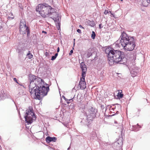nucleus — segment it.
I'll return each mask as SVG.
<instances>
[{"instance_id":"1","label":"nucleus","mask_w":150,"mask_h":150,"mask_svg":"<svg viewBox=\"0 0 150 150\" xmlns=\"http://www.w3.org/2000/svg\"><path fill=\"white\" fill-rule=\"evenodd\" d=\"M30 83L28 85L29 91L31 95H35L36 98L40 100L41 98L46 96L49 90L48 84L45 83V86L42 79L36 76L30 74L29 75Z\"/></svg>"},{"instance_id":"2","label":"nucleus","mask_w":150,"mask_h":150,"mask_svg":"<svg viewBox=\"0 0 150 150\" xmlns=\"http://www.w3.org/2000/svg\"><path fill=\"white\" fill-rule=\"evenodd\" d=\"M108 60L111 62L124 64L126 61L124 53L120 50H115L113 48H106L105 50Z\"/></svg>"},{"instance_id":"3","label":"nucleus","mask_w":150,"mask_h":150,"mask_svg":"<svg viewBox=\"0 0 150 150\" xmlns=\"http://www.w3.org/2000/svg\"><path fill=\"white\" fill-rule=\"evenodd\" d=\"M134 37L129 36L125 32H123L120 37L121 39L120 41H117L116 42V45L119 46L120 43L123 47V49L128 51L132 50L135 46V42Z\"/></svg>"},{"instance_id":"4","label":"nucleus","mask_w":150,"mask_h":150,"mask_svg":"<svg viewBox=\"0 0 150 150\" xmlns=\"http://www.w3.org/2000/svg\"><path fill=\"white\" fill-rule=\"evenodd\" d=\"M97 110L95 108L91 106L85 110H83V112L86 116V123L87 125L91 124L92 121L96 116Z\"/></svg>"},{"instance_id":"5","label":"nucleus","mask_w":150,"mask_h":150,"mask_svg":"<svg viewBox=\"0 0 150 150\" xmlns=\"http://www.w3.org/2000/svg\"><path fill=\"white\" fill-rule=\"evenodd\" d=\"M51 6L45 3L39 4L37 6L36 11L38 12L40 15L43 17L45 18L49 15V9Z\"/></svg>"},{"instance_id":"6","label":"nucleus","mask_w":150,"mask_h":150,"mask_svg":"<svg viewBox=\"0 0 150 150\" xmlns=\"http://www.w3.org/2000/svg\"><path fill=\"white\" fill-rule=\"evenodd\" d=\"M31 109L32 108L30 106L28 108V110H26V112L24 116L25 121L27 123L29 124L32 123L33 121L35 120L36 119L35 114Z\"/></svg>"},{"instance_id":"7","label":"nucleus","mask_w":150,"mask_h":150,"mask_svg":"<svg viewBox=\"0 0 150 150\" xmlns=\"http://www.w3.org/2000/svg\"><path fill=\"white\" fill-rule=\"evenodd\" d=\"M19 31L20 33L24 35L27 33V35L28 36L30 34V30L28 26L26 25V22L24 20L21 21L20 24Z\"/></svg>"},{"instance_id":"8","label":"nucleus","mask_w":150,"mask_h":150,"mask_svg":"<svg viewBox=\"0 0 150 150\" xmlns=\"http://www.w3.org/2000/svg\"><path fill=\"white\" fill-rule=\"evenodd\" d=\"M53 14L57 16V17L56 18L54 16H52L51 17V18L54 20L56 24H58V26L60 27V23L59 15L57 12L55 11L54 8L51 7V8L49 9V14L48 16H50L51 15Z\"/></svg>"},{"instance_id":"9","label":"nucleus","mask_w":150,"mask_h":150,"mask_svg":"<svg viewBox=\"0 0 150 150\" xmlns=\"http://www.w3.org/2000/svg\"><path fill=\"white\" fill-rule=\"evenodd\" d=\"M86 57L88 58L90 57H92L90 60L91 62L93 61L96 57L97 55L96 53L94 52V50L91 49H89L86 52ZM90 60H89V61Z\"/></svg>"},{"instance_id":"10","label":"nucleus","mask_w":150,"mask_h":150,"mask_svg":"<svg viewBox=\"0 0 150 150\" xmlns=\"http://www.w3.org/2000/svg\"><path fill=\"white\" fill-rule=\"evenodd\" d=\"M121 108V106L119 104H115L113 105L112 106L110 105L107 106L106 108V109H109L110 110V111L112 112V110H114V109H115L117 114L119 113V111L120 110Z\"/></svg>"},{"instance_id":"11","label":"nucleus","mask_w":150,"mask_h":150,"mask_svg":"<svg viewBox=\"0 0 150 150\" xmlns=\"http://www.w3.org/2000/svg\"><path fill=\"white\" fill-rule=\"evenodd\" d=\"M85 76H82L79 82V86L81 89H83L86 88V83L85 80Z\"/></svg>"},{"instance_id":"12","label":"nucleus","mask_w":150,"mask_h":150,"mask_svg":"<svg viewBox=\"0 0 150 150\" xmlns=\"http://www.w3.org/2000/svg\"><path fill=\"white\" fill-rule=\"evenodd\" d=\"M80 66L82 70L81 76H86V72L87 71L86 65L83 62L80 64Z\"/></svg>"},{"instance_id":"13","label":"nucleus","mask_w":150,"mask_h":150,"mask_svg":"<svg viewBox=\"0 0 150 150\" xmlns=\"http://www.w3.org/2000/svg\"><path fill=\"white\" fill-rule=\"evenodd\" d=\"M57 140V138L55 137H47L46 138V140L47 142L49 143L51 142H55Z\"/></svg>"},{"instance_id":"14","label":"nucleus","mask_w":150,"mask_h":150,"mask_svg":"<svg viewBox=\"0 0 150 150\" xmlns=\"http://www.w3.org/2000/svg\"><path fill=\"white\" fill-rule=\"evenodd\" d=\"M142 5L145 7L148 6L150 4V0H142Z\"/></svg>"},{"instance_id":"15","label":"nucleus","mask_w":150,"mask_h":150,"mask_svg":"<svg viewBox=\"0 0 150 150\" xmlns=\"http://www.w3.org/2000/svg\"><path fill=\"white\" fill-rule=\"evenodd\" d=\"M6 96L4 91L3 90L1 91L0 93V100L5 99Z\"/></svg>"},{"instance_id":"16","label":"nucleus","mask_w":150,"mask_h":150,"mask_svg":"<svg viewBox=\"0 0 150 150\" xmlns=\"http://www.w3.org/2000/svg\"><path fill=\"white\" fill-rule=\"evenodd\" d=\"M138 72V70L137 69H133L131 70L130 73L131 76L133 77L136 76L137 74V72Z\"/></svg>"},{"instance_id":"17","label":"nucleus","mask_w":150,"mask_h":150,"mask_svg":"<svg viewBox=\"0 0 150 150\" xmlns=\"http://www.w3.org/2000/svg\"><path fill=\"white\" fill-rule=\"evenodd\" d=\"M86 24L87 25H88L91 26H93L95 25V23L93 21H90L89 20L87 21L86 22Z\"/></svg>"},{"instance_id":"18","label":"nucleus","mask_w":150,"mask_h":150,"mask_svg":"<svg viewBox=\"0 0 150 150\" xmlns=\"http://www.w3.org/2000/svg\"><path fill=\"white\" fill-rule=\"evenodd\" d=\"M122 93V91L121 90H120L118 91V92L117 96L118 98L120 99L123 97V95Z\"/></svg>"},{"instance_id":"19","label":"nucleus","mask_w":150,"mask_h":150,"mask_svg":"<svg viewBox=\"0 0 150 150\" xmlns=\"http://www.w3.org/2000/svg\"><path fill=\"white\" fill-rule=\"evenodd\" d=\"M117 144H118L120 145V146H121L122 145V138H121L120 139H119L117 142H115L114 143L115 145H117Z\"/></svg>"},{"instance_id":"20","label":"nucleus","mask_w":150,"mask_h":150,"mask_svg":"<svg viewBox=\"0 0 150 150\" xmlns=\"http://www.w3.org/2000/svg\"><path fill=\"white\" fill-rule=\"evenodd\" d=\"M27 56L28 58L29 59H31L33 57V55L31 54L30 53V51H28V53L27 54Z\"/></svg>"},{"instance_id":"21","label":"nucleus","mask_w":150,"mask_h":150,"mask_svg":"<svg viewBox=\"0 0 150 150\" xmlns=\"http://www.w3.org/2000/svg\"><path fill=\"white\" fill-rule=\"evenodd\" d=\"M18 52L19 54V55H22L23 53V51H22L21 49H18Z\"/></svg>"},{"instance_id":"22","label":"nucleus","mask_w":150,"mask_h":150,"mask_svg":"<svg viewBox=\"0 0 150 150\" xmlns=\"http://www.w3.org/2000/svg\"><path fill=\"white\" fill-rule=\"evenodd\" d=\"M137 126H134V128H135L134 129V130L135 131H137L139 130L138 129V128H141V127L138 124H137Z\"/></svg>"},{"instance_id":"23","label":"nucleus","mask_w":150,"mask_h":150,"mask_svg":"<svg viewBox=\"0 0 150 150\" xmlns=\"http://www.w3.org/2000/svg\"><path fill=\"white\" fill-rule=\"evenodd\" d=\"M96 35V34L93 31L91 35V37L92 38V39H94L95 38Z\"/></svg>"},{"instance_id":"24","label":"nucleus","mask_w":150,"mask_h":150,"mask_svg":"<svg viewBox=\"0 0 150 150\" xmlns=\"http://www.w3.org/2000/svg\"><path fill=\"white\" fill-rule=\"evenodd\" d=\"M93 135V136H92L91 137V139H96V133H94Z\"/></svg>"},{"instance_id":"25","label":"nucleus","mask_w":150,"mask_h":150,"mask_svg":"<svg viewBox=\"0 0 150 150\" xmlns=\"http://www.w3.org/2000/svg\"><path fill=\"white\" fill-rule=\"evenodd\" d=\"M110 114H111L110 113L111 112L112 113H114L115 114H113L112 115L113 116V115H115L116 114H117L116 113V111L115 110V109H114V110H111L112 111V112H111L110 111Z\"/></svg>"},{"instance_id":"26","label":"nucleus","mask_w":150,"mask_h":150,"mask_svg":"<svg viewBox=\"0 0 150 150\" xmlns=\"http://www.w3.org/2000/svg\"><path fill=\"white\" fill-rule=\"evenodd\" d=\"M66 102L67 104H69L70 103V102H69V101H70V102H71V101H73V100L72 99H70L69 100H68L66 101Z\"/></svg>"},{"instance_id":"27","label":"nucleus","mask_w":150,"mask_h":150,"mask_svg":"<svg viewBox=\"0 0 150 150\" xmlns=\"http://www.w3.org/2000/svg\"><path fill=\"white\" fill-rule=\"evenodd\" d=\"M56 58V57L54 56H53L52 57L51 60H55Z\"/></svg>"},{"instance_id":"28","label":"nucleus","mask_w":150,"mask_h":150,"mask_svg":"<svg viewBox=\"0 0 150 150\" xmlns=\"http://www.w3.org/2000/svg\"><path fill=\"white\" fill-rule=\"evenodd\" d=\"M109 13L108 11V10H105L104 12V14L105 15L107 14L108 13Z\"/></svg>"},{"instance_id":"29","label":"nucleus","mask_w":150,"mask_h":150,"mask_svg":"<svg viewBox=\"0 0 150 150\" xmlns=\"http://www.w3.org/2000/svg\"><path fill=\"white\" fill-rule=\"evenodd\" d=\"M21 49L22 50V51H23V52H24V51H25L26 50V48L25 47H23L21 48Z\"/></svg>"},{"instance_id":"30","label":"nucleus","mask_w":150,"mask_h":150,"mask_svg":"<svg viewBox=\"0 0 150 150\" xmlns=\"http://www.w3.org/2000/svg\"><path fill=\"white\" fill-rule=\"evenodd\" d=\"M77 32L79 33H81V30H80V29H78L77 30Z\"/></svg>"},{"instance_id":"31","label":"nucleus","mask_w":150,"mask_h":150,"mask_svg":"<svg viewBox=\"0 0 150 150\" xmlns=\"http://www.w3.org/2000/svg\"><path fill=\"white\" fill-rule=\"evenodd\" d=\"M99 27L100 29H101L103 27V26L102 25V24H100L99 25Z\"/></svg>"},{"instance_id":"32","label":"nucleus","mask_w":150,"mask_h":150,"mask_svg":"<svg viewBox=\"0 0 150 150\" xmlns=\"http://www.w3.org/2000/svg\"><path fill=\"white\" fill-rule=\"evenodd\" d=\"M62 97L65 100V101L68 100V99H67L66 98H65V96H62Z\"/></svg>"},{"instance_id":"33","label":"nucleus","mask_w":150,"mask_h":150,"mask_svg":"<svg viewBox=\"0 0 150 150\" xmlns=\"http://www.w3.org/2000/svg\"><path fill=\"white\" fill-rule=\"evenodd\" d=\"M13 80H14V81L16 82V83H18V82H17V79L16 78H13Z\"/></svg>"},{"instance_id":"34","label":"nucleus","mask_w":150,"mask_h":150,"mask_svg":"<svg viewBox=\"0 0 150 150\" xmlns=\"http://www.w3.org/2000/svg\"><path fill=\"white\" fill-rule=\"evenodd\" d=\"M73 51L72 50H71L70 51V52L69 53V55H71L73 53Z\"/></svg>"},{"instance_id":"35","label":"nucleus","mask_w":150,"mask_h":150,"mask_svg":"<svg viewBox=\"0 0 150 150\" xmlns=\"http://www.w3.org/2000/svg\"><path fill=\"white\" fill-rule=\"evenodd\" d=\"M59 47H58L57 48V52H59Z\"/></svg>"},{"instance_id":"36","label":"nucleus","mask_w":150,"mask_h":150,"mask_svg":"<svg viewBox=\"0 0 150 150\" xmlns=\"http://www.w3.org/2000/svg\"><path fill=\"white\" fill-rule=\"evenodd\" d=\"M79 27L80 28H83V29H84V28L81 25H79Z\"/></svg>"},{"instance_id":"37","label":"nucleus","mask_w":150,"mask_h":150,"mask_svg":"<svg viewBox=\"0 0 150 150\" xmlns=\"http://www.w3.org/2000/svg\"><path fill=\"white\" fill-rule=\"evenodd\" d=\"M58 55V53H56L55 55H54V56L56 57H57V55Z\"/></svg>"},{"instance_id":"38","label":"nucleus","mask_w":150,"mask_h":150,"mask_svg":"<svg viewBox=\"0 0 150 150\" xmlns=\"http://www.w3.org/2000/svg\"><path fill=\"white\" fill-rule=\"evenodd\" d=\"M42 33H45V34L47 33V32H46V31H42Z\"/></svg>"},{"instance_id":"39","label":"nucleus","mask_w":150,"mask_h":150,"mask_svg":"<svg viewBox=\"0 0 150 150\" xmlns=\"http://www.w3.org/2000/svg\"><path fill=\"white\" fill-rule=\"evenodd\" d=\"M53 16H54V17H55L56 18L57 17V16H56L55 15H54V14H53Z\"/></svg>"},{"instance_id":"40","label":"nucleus","mask_w":150,"mask_h":150,"mask_svg":"<svg viewBox=\"0 0 150 150\" xmlns=\"http://www.w3.org/2000/svg\"><path fill=\"white\" fill-rule=\"evenodd\" d=\"M70 149V147H69L68 149H67V150H69Z\"/></svg>"},{"instance_id":"41","label":"nucleus","mask_w":150,"mask_h":150,"mask_svg":"<svg viewBox=\"0 0 150 150\" xmlns=\"http://www.w3.org/2000/svg\"><path fill=\"white\" fill-rule=\"evenodd\" d=\"M1 149V145H0V149Z\"/></svg>"},{"instance_id":"42","label":"nucleus","mask_w":150,"mask_h":150,"mask_svg":"<svg viewBox=\"0 0 150 150\" xmlns=\"http://www.w3.org/2000/svg\"><path fill=\"white\" fill-rule=\"evenodd\" d=\"M74 45H75V43H74Z\"/></svg>"},{"instance_id":"43","label":"nucleus","mask_w":150,"mask_h":150,"mask_svg":"<svg viewBox=\"0 0 150 150\" xmlns=\"http://www.w3.org/2000/svg\"><path fill=\"white\" fill-rule=\"evenodd\" d=\"M74 40H75V39H74Z\"/></svg>"}]
</instances>
